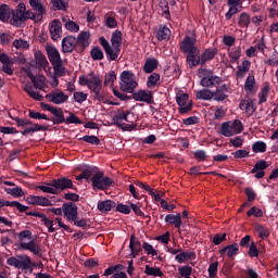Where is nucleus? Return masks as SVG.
Here are the masks:
<instances>
[{
    "mask_svg": "<svg viewBox=\"0 0 278 278\" xmlns=\"http://www.w3.org/2000/svg\"><path fill=\"white\" fill-rule=\"evenodd\" d=\"M129 249L131 251L130 256L132 260L138 257V254L142 251V243L140 240L136 239V235H131L130 237Z\"/></svg>",
    "mask_w": 278,
    "mask_h": 278,
    "instance_id": "obj_17",
    "label": "nucleus"
},
{
    "mask_svg": "<svg viewBox=\"0 0 278 278\" xmlns=\"http://www.w3.org/2000/svg\"><path fill=\"white\" fill-rule=\"evenodd\" d=\"M49 30H50L51 39L54 42H58L62 34V22H60V20H53Z\"/></svg>",
    "mask_w": 278,
    "mask_h": 278,
    "instance_id": "obj_15",
    "label": "nucleus"
},
{
    "mask_svg": "<svg viewBox=\"0 0 278 278\" xmlns=\"http://www.w3.org/2000/svg\"><path fill=\"white\" fill-rule=\"evenodd\" d=\"M180 51L187 53V64L189 68H194V66H205V63L214 60L218 55V48L211 47L202 51L197 47V37L186 36L180 43Z\"/></svg>",
    "mask_w": 278,
    "mask_h": 278,
    "instance_id": "obj_1",
    "label": "nucleus"
},
{
    "mask_svg": "<svg viewBox=\"0 0 278 278\" xmlns=\"http://www.w3.org/2000/svg\"><path fill=\"white\" fill-rule=\"evenodd\" d=\"M230 127L232 131H235V136H237V134H242V131H244V125L240 119H235L233 122H230Z\"/></svg>",
    "mask_w": 278,
    "mask_h": 278,
    "instance_id": "obj_42",
    "label": "nucleus"
},
{
    "mask_svg": "<svg viewBox=\"0 0 278 278\" xmlns=\"http://www.w3.org/2000/svg\"><path fill=\"white\" fill-rule=\"evenodd\" d=\"M130 97L131 99L136 100V101H140L143 103H153V92L152 91H147V90H139L136 92H130Z\"/></svg>",
    "mask_w": 278,
    "mask_h": 278,
    "instance_id": "obj_14",
    "label": "nucleus"
},
{
    "mask_svg": "<svg viewBox=\"0 0 278 278\" xmlns=\"http://www.w3.org/2000/svg\"><path fill=\"white\" fill-rule=\"evenodd\" d=\"M89 85L87 88L92 90V92H96L97 90H102L103 88V81L99 77V75L89 74Z\"/></svg>",
    "mask_w": 278,
    "mask_h": 278,
    "instance_id": "obj_20",
    "label": "nucleus"
},
{
    "mask_svg": "<svg viewBox=\"0 0 278 278\" xmlns=\"http://www.w3.org/2000/svg\"><path fill=\"white\" fill-rule=\"evenodd\" d=\"M195 99L200 101H212L214 99V91L210 89H202L195 92Z\"/></svg>",
    "mask_w": 278,
    "mask_h": 278,
    "instance_id": "obj_26",
    "label": "nucleus"
},
{
    "mask_svg": "<svg viewBox=\"0 0 278 278\" xmlns=\"http://www.w3.org/2000/svg\"><path fill=\"white\" fill-rule=\"evenodd\" d=\"M24 90L30 97V99H35V101H42V96L36 91H34V87L31 85H26Z\"/></svg>",
    "mask_w": 278,
    "mask_h": 278,
    "instance_id": "obj_41",
    "label": "nucleus"
},
{
    "mask_svg": "<svg viewBox=\"0 0 278 278\" xmlns=\"http://www.w3.org/2000/svg\"><path fill=\"white\" fill-rule=\"evenodd\" d=\"M30 8L37 12V18H42L43 14H47V9L42 5L40 0H29Z\"/></svg>",
    "mask_w": 278,
    "mask_h": 278,
    "instance_id": "obj_23",
    "label": "nucleus"
},
{
    "mask_svg": "<svg viewBox=\"0 0 278 278\" xmlns=\"http://www.w3.org/2000/svg\"><path fill=\"white\" fill-rule=\"evenodd\" d=\"M0 21L3 23L10 21V7L8 4L0 5Z\"/></svg>",
    "mask_w": 278,
    "mask_h": 278,
    "instance_id": "obj_40",
    "label": "nucleus"
},
{
    "mask_svg": "<svg viewBox=\"0 0 278 278\" xmlns=\"http://www.w3.org/2000/svg\"><path fill=\"white\" fill-rule=\"evenodd\" d=\"M4 192H7V194H10L11 197H14V199H18L25 195V191H23V188L21 187H15V188L5 187Z\"/></svg>",
    "mask_w": 278,
    "mask_h": 278,
    "instance_id": "obj_36",
    "label": "nucleus"
},
{
    "mask_svg": "<svg viewBox=\"0 0 278 278\" xmlns=\"http://www.w3.org/2000/svg\"><path fill=\"white\" fill-rule=\"evenodd\" d=\"M21 23H25V13L12 10L11 25H15V27H18Z\"/></svg>",
    "mask_w": 278,
    "mask_h": 278,
    "instance_id": "obj_29",
    "label": "nucleus"
},
{
    "mask_svg": "<svg viewBox=\"0 0 278 278\" xmlns=\"http://www.w3.org/2000/svg\"><path fill=\"white\" fill-rule=\"evenodd\" d=\"M119 88L122 92H128L131 94L134 90L138 88V81H136V74L131 71H124L119 76Z\"/></svg>",
    "mask_w": 278,
    "mask_h": 278,
    "instance_id": "obj_6",
    "label": "nucleus"
},
{
    "mask_svg": "<svg viewBox=\"0 0 278 278\" xmlns=\"http://www.w3.org/2000/svg\"><path fill=\"white\" fill-rule=\"evenodd\" d=\"M170 38V28L168 26L160 27L156 33V39L159 42H162V40H168Z\"/></svg>",
    "mask_w": 278,
    "mask_h": 278,
    "instance_id": "obj_31",
    "label": "nucleus"
},
{
    "mask_svg": "<svg viewBox=\"0 0 278 278\" xmlns=\"http://www.w3.org/2000/svg\"><path fill=\"white\" fill-rule=\"evenodd\" d=\"M116 81V72L111 71L109 72L104 77V86H114V83Z\"/></svg>",
    "mask_w": 278,
    "mask_h": 278,
    "instance_id": "obj_54",
    "label": "nucleus"
},
{
    "mask_svg": "<svg viewBox=\"0 0 278 278\" xmlns=\"http://www.w3.org/2000/svg\"><path fill=\"white\" fill-rule=\"evenodd\" d=\"M26 216H35L36 218H41V223L45 225V227H48L49 233L55 232V227H53V219H50L47 217V215L40 213V212H26Z\"/></svg>",
    "mask_w": 278,
    "mask_h": 278,
    "instance_id": "obj_13",
    "label": "nucleus"
},
{
    "mask_svg": "<svg viewBox=\"0 0 278 278\" xmlns=\"http://www.w3.org/2000/svg\"><path fill=\"white\" fill-rule=\"evenodd\" d=\"M229 96L225 91H222L220 89H217L213 91V99L214 101H217L218 103H223Z\"/></svg>",
    "mask_w": 278,
    "mask_h": 278,
    "instance_id": "obj_46",
    "label": "nucleus"
},
{
    "mask_svg": "<svg viewBox=\"0 0 278 278\" xmlns=\"http://www.w3.org/2000/svg\"><path fill=\"white\" fill-rule=\"evenodd\" d=\"M91 177V186L93 190H108L114 180L110 177H105V174L99 170L97 166H87L80 175L76 177L77 181H81V179H90Z\"/></svg>",
    "mask_w": 278,
    "mask_h": 278,
    "instance_id": "obj_2",
    "label": "nucleus"
},
{
    "mask_svg": "<svg viewBox=\"0 0 278 278\" xmlns=\"http://www.w3.org/2000/svg\"><path fill=\"white\" fill-rule=\"evenodd\" d=\"M254 88H255V76L249 74V76L245 79L244 90L245 92H253Z\"/></svg>",
    "mask_w": 278,
    "mask_h": 278,
    "instance_id": "obj_39",
    "label": "nucleus"
},
{
    "mask_svg": "<svg viewBox=\"0 0 278 278\" xmlns=\"http://www.w3.org/2000/svg\"><path fill=\"white\" fill-rule=\"evenodd\" d=\"M53 12L63 11L66 12L68 10V2L64 0H51Z\"/></svg>",
    "mask_w": 278,
    "mask_h": 278,
    "instance_id": "obj_34",
    "label": "nucleus"
},
{
    "mask_svg": "<svg viewBox=\"0 0 278 278\" xmlns=\"http://www.w3.org/2000/svg\"><path fill=\"white\" fill-rule=\"evenodd\" d=\"M197 254L194 252H178V254L175 256L176 262L178 264H184L188 262V260H194Z\"/></svg>",
    "mask_w": 278,
    "mask_h": 278,
    "instance_id": "obj_27",
    "label": "nucleus"
},
{
    "mask_svg": "<svg viewBox=\"0 0 278 278\" xmlns=\"http://www.w3.org/2000/svg\"><path fill=\"white\" fill-rule=\"evenodd\" d=\"M28 116L29 118H34L35 121H49V117L47 116V114L36 112L34 110L28 111Z\"/></svg>",
    "mask_w": 278,
    "mask_h": 278,
    "instance_id": "obj_47",
    "label": "nucleus"
},
{
    "mask_svg": "<svg viewBox=\"0 0 278 278\" xmlns=\"http://www.w3.org/2000/svg\"><path fill=\"white\" fill-rule=\"evenodd\" d=\"M13 47H15V49H29V43L24 39H15Z\"/></svg>",
    "mask_w": 278,
    "mask_h": 278,
    "instance_id": "obj_61",
    "label": "nucleus"
},
{
    "mask_svg": "<svg viewBox=\"0 0 278 278\" xmlns=\"http://www.w3.org/2000/svg\"><path fill=\"white\" fill-rule=\"evenodd\" d=\"M144 273L149 277H164V273L162 271V269H160V267H151L149 265H146Z\"/></svg>",
    "mask_w": 278,
    "mask_h": 278,
    "instance_id": "obj_37",
    "label": "nucleus"
},
{
    "mask_svg": "<svg viewBox=\"0 0 278 278\" xmlns=\"http://www.w3.org/2000/svg\"><path fill=\"white\" fill-rule=\"evenodd\" d=\"M46 51L51 64H58L59 62H62V58L60 56V51H58V48L54 46H47Z\"/></svg>",
    "mask_w": 278,
    "mask_h": 278,
    "instance_id": "obj_18",
    "label": "nucleus"
},
{
    "mask_svg": "<svg viewBox=\"0 0 278 278\" xmlns=\"http://www.w3.org/2000/svg\"><path fill=\"white\" fill-rule=\"evenodd\" d=\"M266 168H268V163L265 160H261V161L255 163L251 173L255 174V173H257V170H266Z\"/></svg>",
    "mask_w": 278,
    "mask_h": 278,
    "instance_id": "obj_53",
    "label": "nucleus"
},
{
    "mask_svg": "<svg viewBox=\"0 0 278 278\" xmlns=\"http://www.w3.org/2000/svg\"><path fill=\"white\" fill-rule=\"evenodd\" d=\"M190 96L188 93H180L176 96V103L179 105V114H188L192 111V102H189Z\"/></svg>",
    "mask_w": 278,
    "mask_h": 278,
    "instance_id": "obj_9",
    "label": "nucleus"
},
{
    "mask_svg": "<svg viewBox=\"0 0 278 278\" xmlns=\"http://www.w3.org/2000/svg\"><path fill=\"white\" fill-rule=\"evenodd\" d=\"M34 55L37 66H40L41 68H47L49 66V61H47V56H45L42 51L37 50Z\"/></svg>",
    "mask_w": 278,
    "mask_h": 278,
    "instance_id": "obj_28",
    "label": "nucleus"
},
{
    "mask_svg": "<svg viewBox=\"0 0 278 278\" xmlns=\"http://www.w3.org/2000/svg\"><path fill=\"white\" fill-rule=\"evenodd\" d=\"M250 68H251V61L244 60L242 62V65L238 66L237 77H241V79L244 78V75H247V73H249Z\"/></svg>",
    "mask_w": 278,
    "mask_h": 278,
    "instance_id": "obj_35",
    "label": "nucleus"
},
{
    "mask_svg": "<svg viewBox=\"0 0 278 278\" xmlns=\"http://www.w3.org/2000/svg\"><path fill=\"white\" fill-rule=\"evenodd\" d=\"M52 66L58 77H64V66H62V61H60L59 63H53Z\"/></svg>",
    "mask_w": 278,
    "mask_h": 278,
    "instance_id": "obj_63",
    "label": "nucleus"
},
{
    "mask_svg": "<svg viewBox=\"0 0 278 278\" xmlns=\"http://www.w3.org/2000/svg\"><path fill=\"white\" fill-rule=\"evenodd\" d=\"M165 223L168 225H174L176 229H181V225H184V222L181 220V214H168L165 216Z\"/></svg>",
    "mask_w": 278,
    "mask_h": 278,
    "instance_id": "obj_22",
    "label": "nucleus"
},
{
    "mask_svg": "<svg viewBox=\"0 0 278 278\" xmlns=\"http://www.w3.org/2000/svg\"><path fill=\"white\" fill-rule=\"evenodd\" d=\"M36 131H47V128L45 126H40L39 124H33V126L21 130L20 134H22V136H28V134H36Z\"/></svg>",
    "mask_w": 278,
    "mask_h": 278,
    "instance_id": "obj_32",
    "label": "nucleus"
},
{
    "mask_svg": "<svg viewBox=\"0 0 278 278\" xmlns=\"http://www.w3.org/2000/svg\"><path fill=\"white\" fill-rule=\"evenodd\" d=\"M200 84L203 88H214V86H218V84H220V77L207 75L202 77Z\"/></svg>",
    "mask_w": 278,
    "mask_h": 278,
    "instance_id": "obj_19",
    "label": "nucleus"
},
{
    "mask_svg": "<svg viewBox=\"0 0 278 278\" xmlns=\"http://www.w3.org/2000/svg\"><path fill=\"white\" fill-rule=\"evenodd\" d=\"M219 134L225 136V138H231V136H236V132L231 128V122H224L219 129Z\"/></svg>",
    "mask_w": 278,
    "mask_h": 278,
    "instance_id": "obj_30",
    "label": "nucleus"
},
{
    "mask_svg": "<svg viewBox=\"0 0 278 278\" xmlns=\"http://www.w3.org/2000/svg\"><path fill=\"white\" fill-rule=\"evenodd\" d=\"M159 7L163 12L164 18L170 21V9L168 8V0H160Z\"/></svg>",
    "mask_w": 278,
    "mask_h": 278,
    "instance_id": "obj_38",
    "label": "nucleus"
},
{
    "mask_svg": "<svg viewBox=\"0 0 278 278\" xmlns=\"http://www.w3.org/2000/svg\"><path fill=\"white\" fill-rule=\"evenodd\" d=\"M46 99H48L50 103H54V105H62V103L68 101V96L64 93V91L58 90L46 94Z\"/></svg>",
    "mask_w": 278,
    "mask_h": 278,
    "instance_id": "obj_11",
    "label": "nucleus"
},
{
    "mask_svg": "<svg viewBox=\"0 0 278 278\" xmlns=\"http://www.w3.org/2000/svg\"><path fill=\"white\" fill-rule=\"evenodd\" d=\"M90 33L80 31L75 38V36H67L62 40V51L63 53H84L88 47H90Z\"/></svg>",
    "mask_w": 278,
    "mask_h": 278,
    "instance_id": "obj_3",
    "label": "nucleus"
},
{
    "mask_svg": "<svg viewBox=\"0 0 278 278\" xmlns=\"http://www.w3.org/2000/svg\"><path fill=\"white\" fill-rule=\"evenodd\" d=\"M8 266H13L18 270H29L31 268V257L27 254H20L16 256H11L7 260Z\"/></svg>",
    "mask_w": 278,
    "mask_h": 278,
    "instance_id": "obj_7",
    "label": "nucleus"
},
{
    "mask_svg": "<svg viewBox=\"0 0 278 278\" xmlns=\"http://www.w3.org/2000/svg\"><path fill=\"white\" fill-rule=\"evenodd\" d=\"M25 201L28 205H40L41 207H50V205H53L51 200L40 195H27Z\"/></svg>",
    "mask_w": 278,
    "mask_h": 278,
    "instance_id": "obj_12",
    "label": "nucleus"
},
{
    "mask_svg": "<svg viewBox=\"0 0 278 278\" xmlns=\"http://www.w3.org/2000/svg\"><path fill=\"white\" fill-rule=\"evenodd\" d=\"M37 190H41V192H47L48 194H58L55 187L51 186V182L38 186Z\"/></svg>",
    "mask_w": 278,
    "mask_h": 278,
    "instance_id": "obj_50",
    "label": "nucleus"
},
{
    "mask_svg": "<svg viewBox=\"0 0 278 278\" xmlns=\"http://www.w3.org/2000/svg\"><path fill=\"white\" fill-rule=\"evenodd\" d=\"M251 25V16L247 12H243L239 16V26L248 28Z\"/></svg>",
    "mask_w": 278,
    "mask_h": 278,
    "instance_id": "obj_45",
    "label": "nucleus"
},
{
    "mask_svg": "<svg viewBox=\"0 0 278 278\" xmlns=\"http://www.w3.org/2000/svg\"><path fill=\"white\" fill-rule=\"evenodd\" d=\"M66 125H84V122L75 115V113H70V116L65 118Z\"/></svg>",
    "mask_w": 278,
    "mask_h": 278,
    "instance_id": "obj_51",
    "label": "nucleus"
},
{
    "mask_svg": "<svg viewBox=\"0 0 278 278\" xmlns=\"http://www.w3.org/2000/svg\"><path fill=\"white\" fill-rule=\"evenodd\" d=\"M78 140H83L84 142H88L89 144H94L96 147H99L101 144V139L94 135H86Z\"/></svg>",
    "mask_w": 278,
    "mask_h": 278,
    "instance_id": "obj_43",
    "label": "nucleus"
},
{
    "mask_svg": "<svg viewBox=\"0 0 278 278\" xmlns=\"http://www.w3.org/2000/svg\"><path fill=\"white\" fill-rule=\"evenodd\" d=\"M257 111V105L253 103V100H248L245 103V112L249 114V116H253L255 112Z\"/></svg>",
    "mask_w": 278,
    "mask_h": 278,
    "instance_id": "obj_56",
    "label": "nucleus"
},
{
    "mask_svg": "<svg viewBox=\"0 0 278 278\" xmlns=\"http://www.w3.org/2000/svg\"><path fill=\"white\" fill-rule=\"evenodd\" d=\"M2 207H16V210L21 213H26L29 210V206H25L23 204H21V202L18 201H8L4 199H0V210Z\"/></svg>",
    "mask_w": 278,
    "mask_h": 278,
    "instance_id": "obj_16",
    "label": "nucleus"
},
{
    "mask_svg": "<svg viewBox=\"0 0 278 278\" xmlns=\"http://www.w3.org/2000/svg\"><path fill=\"white\" fill-rule=\"evenodd\" d=\"M252 151L254 153H266V142L264 141H256L252 146Z\"/></svg>",
    "mask_w": 278,
    "mask_h": 278,
    "instance_id": "obj_48",
    "label": "nucleus"
},
{
    "mask_svg": "<svg viewBox=\"0 0 278 278\" xmlns=\"http://www.w3.org/2000/svg\"><path fill=\"white\" fill-rule=\"evenodd\" d=\"M218 275V262L211 263L208 266V277L216 278Z\"/></svg>",
    "mask_w": 278,
    "mask_h": 278,
    "instance_id": "obj_59",
    "label": "nucleus"
},
{
    "mask_svg": "<svg viewBox=\"0 0 278 278\" xmlns=\"http://www.w3.org/2000/svg\"><path fill=\"white\" fill-rule=\"evenodd\" d=\"M88 99V94L84 93L83 91H75L74 92V101L76 103H84Z\"/></svg>",
    "mask_w": 278,
    "mask_h": 278,
    "instance_id": "obj_62",
    "label": "nucleus"
},
{
    "mask_svg": "<svg viewBox=\"0 0 278 278\" xmlns=\"http://www.w3.org/2000/svg\"><path fill=\"white\" fill-rule=\"evenodd\" d=\"M248 255L251 257H260V250H257V245L255 244V241H252L250 243Z\"/></svg>",
    "mask_w": 278,
    "mask_h": 278,
    "instance_id": "obj_58",
    "label": "nucleus"
},
{
    "mask_svg": "<svg viewBox=\"0 0 278 278\" xmlns=\"http://www.w3.org/2000/svg\"><path fill=\"white\" fill-rule=\"evenodd\" d=\"M65 29H67V31H72L73 34H77V31H79V25L71 20H68L65 23Z\"/></svg>",
    "mask_w": 278,
    "mask_h": 278,
    "instance_id": "obj_57",
    "label": "nucleus"
},
{
    "mask_svg": "<svg viewBox=\"0 0 278 278\" xmlns=\"http://www.w3.org/2000/svg\"><path fill=\"white\" fill-rule=\"evenodd\" d=\"M268 92H270V85L268 83H265V86L261 89V92L258 93V105H262V103H266V101H268Z\"/></svg>",
    "mask_w": 278,
    "mask_h": 278,
    "instance_id": "obj_33",
    "label": "nucleus"
},
{
    "mask_svg": "<svg viewBox=\"0 0 278 278\" xmlns=\"http://www.w3.org/2000/svg\"><path fill=\"white\" fill-rule=\"evenodd\" d=\"M18 240L20 249L29 251L34 255H37V257H42V248L33 239L30 230H22L18 233Z\"/></svg>",
    "mask_w": 278,
    "mask_h": 278,
    "instance_id": "obj_5",
    "label": "nucleus"
},
{
    "mask_svg": "<svg viewBox=\"0 0 278 278\" xmlns=\"http://www.w3.org/2000/svg\"><path fill=\"white\" fill-rule=\"evenodd\" d=\"M248 216H255V218H262L264 216V211L262 208H257L253 206L251 210L248 211Z\"/></svg>",
    "mask_w": 278,
    "mask_h": 278,
    "instance_id": "obj_60",
    "label": "nucleus"
},
{
    "mask_svg": "<svg viewBox=\"0 0 278 278\" xmlns=\"http://www.w3.org/2000/svg\"><path fill=\"white\" fill-rule=\"evenodd\" d=\"M180 277H190L192 275V268L188 265L178 268Z\"/></svg>",
    "mask_w": 278,
    "mask_h": 278,
    "instance_id": "obj_64",
    "label": "nucleus"
},
{
    "mask_svg": "<svg viewBox=\"0 0 278 278\" xmlns=\"http://www.w3.org/2000/svg\"><path fill=\"white\" fill-rule=\"evenodd\" d=\"M226 249H228L227 256L233 257L235 255H238L240 251V245L238 243H232V244L226 245Z\"/></svg>",
    "mask_w": 278,
    "mask_h": 278,
    "instance_id": "obj_49",
    "label": "nucleus"
},
{
    "mask_svg": "<svg viewBox=\"0 0 278 278\" xmlns=\"http://www.w3.org/2000/svg\"><path fill=\"white\" fill-rule=\"evenodd\" d=\"M50 186H53L56 194H60V192L64 190H77V187H75L73 180H71L68 177L54 178L52 179Z\"/></svg>",
    "mask_w": 278,
    "mask_h": 278,
    "instance_id": "obj_8",
    "label": "nucleus"
},
{
    "mask_svg": "<svg viewBox=\"0 0 278 278\" xmlns=\"http://www.w3.org/2000/svg\"><path fill=\"white\" fill-rule=\"evenodd\" d=\"M116 207V202L112 200H104L98 202V210L102 214H108V212H112Z\"/></svg>",
    "mask_w": 278,
    "mask_h": 278,
    "instance_id": "obj_21",
    "label": "nucleus"
},
{
    "mask_svg": "<svg viewBox=\"0 0 278 278\" xmlns=\"http://www.w3.org/2000/svg\"><path fill=\"white\" fill-rule=\"evenodd\" d=\"M142 249L144 250L147 255H152V257H155V255H157V250L153 249V245H151L147 241L143 242Z\"/></svg>",
    "mask_w": 278,
    "mask_h": 278,
    "instance_id": "obj_55",
    "label": "nucleus"
},
{
    "mask_svg": "<svg viewBox=\"0 0 278 278\" xmlns=\"http://www.w3.org/2000/svg\"><path fill=\"white\" fill-rule=\"evenodd\" d=\"M90 55L92 60H103L105 56L103 54V50L99 47H93L90 51Z\"/></svg>",
    "mask_w": 278,
    "mask_h": 278,
    "instance_id": "obj_52",
    "label": "nucleus"
},
{
    "mask_svg": "<svg viewBox=\"0 0 278 278\" xmlns=\"http://www.w3.org/2000/svg\"><path fill=\"white\" fill-rule=\"evenodd\" d=\"M62 210L65 218H67L68 222L73 223V220H77V217H78L77 211L79 210L77 207V204L73 202L63 203Z\"/></svg>",
    "mask_w": 278,
    "mask_h": 278,
    "instance_id": "obj_10",
    "label": "nucleus"
},
{
    "mask_svg": "<svg viewBox=\"0 0 278 278\" xmlns=\"http://www.w3.org/2000/svg\"><path fill=\"white\" fill-rule=\"evenodd\" d=\"M99 42L101 47L104 49L106 60L109 62H116L118 60V55H121V46L123 45V33L118 29L112 33L111 45L105 37H100Z\"/></svg>",
    "mask_w": 278,
    "mask_h": 278,
    "instance_id": "obj_4",
    "label": "nucleus"
},
{
    "mask_svg": "<svg viewBox=\"0 0 278 278\" xmlns=\"http://www.w3.org/2000/svg\"><path fill=\"white\" fill-rule=\"evenodd\" d=\"M157 66H160V62L157 61V59H147L143 65V72L147 74H151L157 68Z\"/></svg>",
    "mask_w": 278,
    "mask_h": 278,
    "instance_id": "obj_25",
    "label": "nucleus"
},
{
    "mask_svg": "<svg viewBox=\"0 0 278 278\" xmlns=\"http://www.w3.org/2000/svg\"><path fill=\"white\" fill-rule=\"evenodd\" d=\"M52 114L54 116L51 118L53 125H62V123H66L62 108H55L54 111H52Z\"/></svg>",
    "mask_w": 278,
    "mask_h": 278,
    "instance_id": "obj_24",
    "label": "nucleus"
},
{
    "mask_svg": "<svg viewBox=\"0 0 278 278\" xmlns=\"http://www.w3.org/2000/svg\"><path fill=\"white\" fill-rule=\"evenodd\" d=\"M157 81H160V74H157V73H152V74L148 77V81H147L148 88H150L151 90H153V88H155V87L157 86Z\"/></svg>",
    "mask_w": 278,
    "mask_h": 278,
    "instance_id": "obj_44",
    "label": "nucleus"
}]
</instances>
